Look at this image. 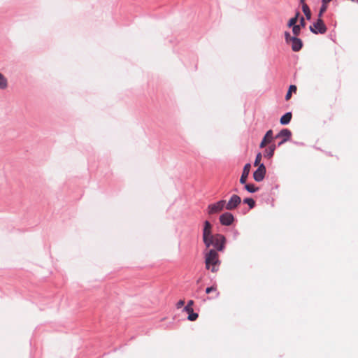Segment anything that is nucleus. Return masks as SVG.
<instances>
[{"mask_svg": "<svg viewBox=\"0 0 358 358\" xmlns=\"http://www.w3.org/2000/svg\"><path fill=\"white\" fill-rule=\"evenodd\" d=\"M206 268L213 273H215L219 270L220 261L219 255L215 250L210 249L205 254Z\"/></svg>", "mask_w": 358, "mask_h": 358, "instance_id": "obj_1", "label": "nucleus"}, {"mask_svg": "<svg viewBox=\"0 0 358 358\" xmlns=\"http://www.w3.org/2000/svg\"><path fill=\"white\" fill-rule=\"evenodd\" d=\"M210 241L212 242L210 247L213 246L214 248L213 250H215L217 252L223 251L224 250L227 240L224 235L215 234Z\"/></svg>", "mask_w": 358, "mask_h": 358, "instance_id": "obj_2", "label": "nucleus"}, {"mask_svg": "<svg viewBox=\"0 0 358 358\" xmlns=\"http://www.w3.org/2000/svg\"><path fill=\"white\" fill-rule=\"evenodd\" d=\"M225 204L226 201L223 199L220 200L216 203L209 204L207 208V213L209 215L217 214L223 210L224 208H225Z\"/></svg>", "mask_w": 358, "mask_h": 358, "instance_id": "obj_3", "label": "nucleus"}, {"mask_svg": "<svg viewBox=\"0 0 358 358\" xmlns=\"http://www.w3.org/2000/svg\"><path fill=\"white\" fill-rule=\"evenodd\" d=\"M310 31L315 34H325L327 29L322 19H317L313 25L310 26Z\"/></svg>", "mask_w": 358, "mask_h": 358, "instance_id": "obj_4", "label": "nucleus"}, {"mask_svg": "<svg viewBox=\"0 0 358 358\" xmlns=\"http://www.w3.org/2000/svg\"><path fill=\"white\" fill-rule=\"evenodd\" d=\"M241 203V197L237 194H233L228 202H226L225 208L227 210L236 209Z\"/></svg>", "mask_w": 358, "mask_h": 358, "instance_id": "obj_5", "label": "nucleus"}, {"mask_svg": "<svg viewBox=\"0 0 358 358\" xmlns=\"http://www.w3.org/2000/svg\"><path fill=\"white\" fill-rule=\"evenodd\" d=\"M220 222L223 226H230L234 221V217L232 213L225 212L220 216Z\"/></svg>", "mask_w": 358, "mask_h": 358, "instance_id": "obj_6", "label": "nucleus"}, {"mask_svg": "<svg viewBox=\"0 0 358 358\" xmlns=\"http://www.w3.org/2000/svg\"><path fill=\"white\" fill-rule=\"evenodd\" d=\"M266 174V167L264 164L259 165L257 170L253 173L254 180L257 182H261L264 180Z\"/></svg>", "mask_w": 358, "mask_h": 358, "instance_id": "obj_7", "label": "nucleus"}, {"mask_svg": "<svg viewBox=\"0 0 358 358\" xmlns=\"http://www.w3.org/2000/svg\"><path fill=\"white\" fill-rule=\"evenodd\" d=\"M214 237L212 230H203V241L206 248H210L212 242L211 238Z\"/></svg>", "mask_w": 358, "mask_h": 358, "instance_id": "obj_8", "label": "nucleus"}, {"mask_svg": "<svg viewBox=\"0 0 358 358\" xmlns=\"http://www.w3.org/2000/svg\"><path fill=\"white\" fill-rule=\"evenodd\" d=\"M290 43H292V50L294 52H298L302 48L303 43L299 38L293 36Z\"/></svg>", "mask_w": 358, "mask_h": 358, "instance_id": "obj_9", "label": "nucleus"}, {"mask_svg": "<svg viewBox=\"0 0 358 358\" xmlns=\"http://www.w3.org/2000/svg\"><path fill=\"white\" fill-rule=\"evenodd\" d=\"M250 164L248 163L246 164L244 167H243V172H242V174H241V178H240V182L241 184H245L246 183V180H247V178L249 176V173H250Z\"/></svg>", "mask_w": 358, "mask_h": 358, "instance_id": "obj_10", "label": "nucleus"}, {"mask_svg": "<svg viewBox=\"0 0 358 358\" xmlns=\"http://www.w3.org/2000/svg\"><path fill=\"white\" fill-rule=\"evenodd\" d=\"M292 132L288 129H282L275 136V138H282L287 139V141L291 138Z\"/></svg>", "mask_w": 358, "mask_h": 358, "instance_id": "obj_11", "label": "nucleus"}, {"mask_svg": "<svg viewBox=\"0 0 358 358\" xmlns=\"http://www.w3.org/2000/svg\"><path fill=\"white\" fill-rule=\"evenodd\" d=\"M275 149H276V145L275 144L271 145L268 148H266L264 150V156L268 159L271 158L274 155V152H275Z\"/></svg>", "mask_w": 358, "mask_h": 358, "instance_id": "obj_12", "label": "nucleus"}, {"mask_svg": "<svg viewBox=\"0 0 358 358\" xmlns=\"http://www.w3.org/2000/svg\"><path fill=\"white\" fill-rule=\"evenodd\" d=\"M292 114L291 112H287L285 114H284L281 117H280V122L281 124L282 125H286V124H288L291 120H292Z\"/></svg>", "mask_w": 358, "mask_h": 358, "instance_id": "obj_13", "label": "nucleus"}, {"mask_svg": "<svg viewBox=\"0 0 358 358\" xmlns=\"http://www.w3.org/2000/svg\"><path fill=\"white\" fill-rule=\"evenodd\" d=\"M301 6H302V10H303L304 15H306V19L308 20H310L311 18V12H310V10L308 6L305 3H301Z\"/></svg>", "mask_w": 358, "mask_h": 358, "instance_id": "obj_14", "label": "nucleus"}, {"mask_svg": "<svg viewBox=\"0 0 358 358\" xmlns=\"http://www.w3.org/2000/svg\"><path fill=\"white\" fill-rule=\"evenodd\" d=\"M8 87V80L6 78L0 73V90H5Z\"/></svg>", "mask_w": 358, "mask_h": 358, "instance_id": "obj_15", "label": "nucleus"}, {"mask_svg": "<svg viewBox=\"0 0 358 358\" xmlns=\"http://www.w3.org/2000/svg\"><path fill=\"white\" fill-rule=\"evenodd\" d=\"M244 188L250 193H255L259 190V188L255 187L254 184H245Z\"/></svg>", "mask_w": 358, "mask_h": 358, "instance_id": "obj_16", "label": "nucleus"}, {"mask_svg": "<svg viewBox=\"0 0 358 358\" xmlns=\"http://www.w3.org/2000/svg\"><path fill=\"white\" fill-rule=\"evenodd\" d=\"M273 131L271 129L268 130L266 131L265 136H264L263 139H265L267 142H268L269 143L272 142V141L273 140V138L275 137H273Z\"/></svg>", "mask_w": 358, "mask_h": 358, "instance_id": "obj_17", "label": "nucleus"}, {"mask_svg": "<svg viewBox=\"0 0 358 358\" xmlns=\"http://www.w3.org/2000/svg\"><path fill=\"white\" fill-rule=\"evenodd\" d=\"M243 203L248 204L250 209L253 208L255 206V201L252 198L244 199Z\"/></svg>", "mask_w": 358, "mask_h": 358, "instance_id": "obj_18", "label": "nucleus"}, {"mask_svg": "<svg viewBox=\"0 0 358 358\" xmlns=\"http://www.w3.org/2000/svg\"><path fill=\"white\" fill-rule=\"evenodd\" d=\"M296 87L294 85H291L289 86V90L288 92H287L286 95H285V99L287 101L290 99L291 96H292V92H296Z\"/></svg>", "mask_w": 358, "mask_h": 358, "instance_id": "obj_19", "label": "nucleus"}, {"mask_svg": "<svg viewBox=\"0 0 358 358\" xmlns=\"http://www.w3.org/2000/svg\"><path fill=\"white\" fill-rule=\"evenodd\" d=\"M199 317V315L196 313H194V311H192V313H190L189 315H188V320L189 321H195Z\"/></svg>", "mask_w": 358, "mask_h": 358, "instance_id": "obj_20", "label": "nucleus"}, {"mask_svg": "<svg viewBox=\"0 0 358 358\" xmlns=\"http://www.w3.org/2000/svg\"><path fill=\"white\" fill-rule=\"evenodd\" d=\"M292 32L294 35L296 37V36L299 35L301 32V27L299 25L294 26L292 27Z\"/></svg>", "mask_w": 358, "mask_h": 358, "instance_id": "obj_21", "label": "nucleus"}, {"mask_svg": "<svg viewBox=\"0 0 358 358\" xmlns=\"http://www.w3.org/2000/svg\"><path fill=\"white\" fill-rule=\"evenodd\" d=\"M262 154L260 152H259L257 156H256V158H255V162H254V166H257L259 165H260L261 164L260 163V161L262 159Z\"/></svg>", "mask_w": 358, "mask_h": 358, "instance_id": "obj_22", "label": "nucleus"}, {"mask_svg": "<svg viewBox=\"0 0 358 358\" xmlns=\"http://www.w3.org/2000/svg\"><path fill=\"white\" fill-rule=\"evenodd\" d=\"M297 22L296 21V17H292L289 21H288V23H287V26L289 27H293L294 26H296V23Z\"/></svg>", "mask_w": 358, "mask_h": 358, "instance_id": "obj_23", "label": "nucleus"}, {"mask_svg": "<svg viewBox=\"0 0 358 358\" xmlns=\"http://www.w3.org/2000/svg\"><path fill=\"white\" fill-rule=\"evenodd\" d=\"M203 230H212V224L208 220H206L203 223Z\"/></svg>", "mask_w": 358, "mask_h": 358, "instance_id": "obj_24", "label": "nucleus"}, {"mask_svg": "<svg viewBox=\"0 0 358 358\" xmlns=\"http://www.w3.org/2000/svg\"><path fill=\"white\" fill-rule=\"evenodd\" d=\"M293 36H291L290 34L288 31L285 32V39L287 43H289L292 41V38Z\"/></svg>", "mask_w": 358, "mask_h": 358, "instance_id": "obj_25", "label": "nucleus"}, {"mask_svg": "<svg viewBox=\"0 0 358 358\" xmlns=\"http://www.w3.org/2000/svg\"><path fill=\"white\" fill-rule=\"evenodd\" d=\"M217 291V287L216 286H211V287H208L206 289V294H210L212 292H216Z\"/></svg>", "mask_w": 358, "mask_h": 358, "instance_id": "obj_26", "label": "nucleus"}, {"mask_svg": "<svg viewBox=\"0 0 358 358\" xmlns=\"http://www.w3.org/2000/svg\"><path fill=\"white\" fill-rule=\"evenodd\" d=\"M183 311L184 312H186L187 313H188V315L192 313L193 310V308L192 307H189V306H185L184 308H183Z\"/></svg>", "mask_w": 358, "mask_h": 358, "instance_id": "obj_27", "label": "nucleus"}, {"mask_svg": "<svg viewBox=\"0 0 358 358\" xmlns=\"http://www.w3.org/2000/svg\"><path fill=\"white\" fill-rule=\"evenodd\" d=\"M306 22H305V20H304V17H301L300 18V23L299 24H298L299 26H300V27H306Z\"/></svg>", "mask_w": 358, "mask_h": 358, "instance_id": "obj_28", "label": "nucleus"}, {"mask_svg": "<svg viewBox=\"0 0 358 358\" xmlns=\"http://www.w3.org/2000/svg\"><path fill=\"white\" fill-rule=\"evenodd\" d=\"M184 304H185V301L184 300H180L176 303V308H182L184 306Z\"/></svg>", "mask_w": 358, "mask_h": 358, "instance_id": "obj_29", "label": "nucleus"}, {"mask_svg": "<svg viewBox=\"0 0 358 358\" xmlns=\"http://www.w3.org/2000/svg\"><path fill=\"white\" fill-rule=\"evenodd\" d=\"M269 143L267 142L265 139H262V142L260 143L259 147L261 148H263L266 146V144Z\"/></svg>", "mask_w": 358, "mask_h": 358, "instance_id": "obj_30", "label": "nucleus"}, {"mask_svg": "<svg viewBox=\"0 0 358 358\" xmlns=\"http://www.w3.org/2000/svg\"><path fill=\"white\" fill-rule=\"evenodd\" d=\"M327 9V5L322 3L320 11L324 13Z\"/></svg>", "mask_w": 358, "mask_h": 358, "instance_id": "obj_31", "label": "nucleus"}, {"mask_svg": "<svg viewBox=\"0 0 358 358\" xmlns=\"http://www.w3.org/2000/svg\"><path fill=\"white\" fill-rule=\"evenodd\" d=\"M287 141V139H282L278 143V146H280L281 145H282L283 143H285V142Z\"/></svg>", "mask_w": 358, "mask_h": 358, "instance_id": "obj_32", "label": "nucleus"}, {"mask_svg": "<svg viewBox=\"0 0 358 358\" xmlns=\"http://www.w3.org/2000/svg\"><path fill=\"white\" fill-rule=\"evenodd\" d=\"M194 304V301L192 300H189L188 302H187V304L186 305L187 306H189V307H192Z\"/></svg>", "mask_w": 358, "mask_h": 358, "instance_id": "obj_33", "label": "nucleus"}, {"mask_svg": "<svg viewBox=\"0 0 358 358\" xmlns=\"http://www.w3.org/2000/svg\"><path fill=\"white\" fill-rule=\"evenodd\" d=\"M331 0H322V3L327 5Z\"/></svg>", "mask_w": 358, "mask_h": 358, "instance_id": "obj_34", "label": "nucleus"}, {"mask_svg": "<svg viewBox=\"0 0 358 358\" xmlns=\"http://www.w3.org/2000/svg\"><path fill=\"white\" fill-rule=\"evenodd\" d=\"M323 13H324L323 12L319 11L318 19H322V16Z\"/></svg>", "mask_w": 358, "mask_h": 358, "instance_id": "obj_35", "label": "nucleus"}, {"mask_svg": "<svg viewBox=\"0 0 358 358\" xmlns=\"http://www.w3.org/2000/svg\"><path fill=\"white\" fill-rule=\"evenodd\" d=\"M299 15H300V13L297 11L296 13L295 16L294 17H296V21L298 20V17H299Z\"/></svg>", "mask_w": 358, "mask_h": 358, "instance_id": "obj_36", "label": "nucleus"}, {"mask_svg": "<svg viewBox=\"0 0 358 358\" xmlns=\"http://www.w3.org/2000/svg\"><path fill=\"white\" fill-rule=\"evenodd\" d=\"M238 231H234V236H238Z\"/></svg>", "mask_w": 358, "mask_h": 358, "instance_id": "obj_37", "label": "nucleus"}, {"mask_svg": "<svg viewBox=\"0 0 358 358\" xmlns=\"http://www.w3.org/2000/svg\"><path fill=\"white\" fill-rule=\"evenodd\" d=\"M300 3H305V0H300Z\"/></svg>", "mask_w": 358, "mask_h": 358, "instance_id": "obj_38", "label": "nucleus"}, {"mask_svg": "<svg viewBox=\"0 0 358 358\" xmlns=\"http://www.w3.org/2000/svg\"><path fill=\"white\" fill-rule=\"evenodd\" d=\"M219 296V292H217L216 296Z\"/></svg>", "mask_w": 358, "mask_h": 358, "instance_id": "obj_39", "label": "nucleus"}, {"mask_svg": "<svg viewBox=\"0 0 358 358\" xmlns=\"http://www.w3.org/2000/svg\"><path fill=\"white\" fill-rule=\"evenodd\" d=\"M357 2H358V0H357Z\"/></svg>", "mask_w": 358, "mask_h": 358, "instance_id": "obj_40", "label": "nucleus"}]
</instances>
